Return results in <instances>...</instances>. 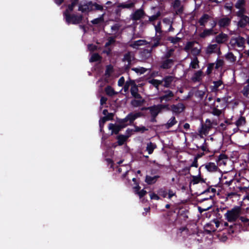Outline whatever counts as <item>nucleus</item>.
<instances>
[{
  "label": "nucleus",
  "mask_w": 249,
  "mask_h": 249,
  "mask_svg": "<svg viewBox=\"0 0 249 249\" xmlns=\"http://www.w3.org/2000/svg\"><path fill=\"white\" fill-rule=\"evenodd\" d=\"M92 6H94L95 9L96 10L102 11L103 10V7L102 5L98 4L96 2H95L93 4L92 3L91 7Z\"/></svg>",
  "instance_id": "nucleus-62"
},
{
  "label": "nucleus",
  "mask_w": 249,
  "mask_h": 249,
  "mask_svg": "<svg viewBox=\"0 0 249 249\" xmlns=\"http://www.w3.org/2000/svg\"><path fill=\"white\" fill-rule=\"evenodd\" d=\"M148 109L150 110V114L152 117V118H155L158 114L160 112L158 105L153 106L152 107H148Z\"/></svg>",
  "instance_id": "nucleus-21"
},
{
  "label": "nucleus",
  "mask_w": 249,
  "mask_h": 249,
  "mask_svg": "<svg viewBox=\"0 0 249 249\" xmlns=\"http://www.w3.org/2000/svg\"><path fill=\"white\" fill-rule=\"evenodd\" d=\"M167 40L174 44H176L180 41L181 38L177 36L173 37L170 36L167 37Z\"/></svg>",
  "instance_id": "nucleus-38"
},
{
  "label": "nucleus",
  "mask_w": 249,
  "mask_h": 249,
  "mask_svg": "<svg viewBox=\"0 0 249 249\" xmlns=\"http://www.w3.org/2000/svg\"><path fill=\"white\" fill-rule=\"evenodd\" d=\"M132 18L134 20H138L140 19V9H138L133 14Z\"/></svg>",
  "instance_id": "nucleus-52"
},
{
  "label": "nucleus",
  "mask_w": 249,
  "mask_h": 249,
  "mask_svg": "<svg viewBox=\"0 0 249 249\" xmlns=\"http://www.w3.org/2000/svg\"><path fill=\"white\" fill-rule=\"evenodd\" d=\"M214 63H211L208 65L206 73L207 75H210L212 72L213 69L214 68Z\"/></svg>",
  "instance_id": "nucleus-49"
},
{
  "label": "nucleus",
  "mask_w": 249,
  "mask_h": 249,
  "mask_svg": "<svg viewBox=\"0 0 249 249\" xmlns=\"http://www.w3.org/2000/svg\"><path fill=\"white\" fill-rule=\"evenodd\" d=\"M123 61L125 62L127 61L128 63V64H130L131 62V56L130 52H128L126 53L123 58Z\"/></svg>",
  "instance_id": "nucleus-45"
},
{
  "label": "nucleus",
  "mask_w": 249,
  "mask_h": 249,
  "mask_svg": "<svg viewBox=\"0 0 249 249\" xmlns=\"http://www.w3.org/2000/svg\"><path fill=\"white\" fill-rule=\"evenodd\" d=\"M132 182L133 183L131 184V186L133 191L135 194L138 195L140 198V186H139L140 179L139 178H132Z\"/></svg>",
  "instance_id": "nucleus-10"
},
{
  "label": "nucleus",
  "mask_w": 249,
  "mask_h": 249,
  "mask_svg": "<svg viewBox=\"0 0 249 249\" xmlns=\"http://www.w3.org/2000/svg\"><path fill=\"white\" fill-rule=\"evenodd\" d=\"M192 179L190 183V184L192 183L194 185L199 183V182H205V180L204 178L201 177V173L200 171V168L198 169V174L197 176L191 175Z\"/></svg>",
  "instance_id": "nucleus-12"
},
{
  "label": "nucleus",
  "mask_w": 249,
  "mask_h": 249,
  "mask_svg": "<svg viewBox=\"0 0 249 249\" xmlns=\"http://www.w3.org/2000/svg\"><path fill=\"white\" fill-rule=\"evenodd\" d=\"M129 136H125L124 135H119L117 136V143L118 145H123L128 138Z\"/></svg>",
  "instance_id": "nucleus-28"
},
{
  "label": "nucleus",
  "mask_w": 249,
  "mask_h": 249,
  "mask_svg": "<svg viewBox=\"0 0 249 249\" xmlns=\"http://www.w3.org/2000/svg\"><path fill=\"white\" fill-rule=\"evenodd\" d=\"M212 127V123L210 119H207L206 123L202 125V131L204 133L208 132Z\"/></svg>",
  "instance_id": "nucleus-27"
},
{
  "label": "nucleus",
  "mask_w": 249,
  "mask_h": 249,
  "mask_svg": "<svg viewBox=\"0 0 249 249\" xmlns=\"http://www.w3.org/2000/svg\"><path fill=\"white\" fill-rule=\"evenodd\" d=\"M126 127V125H123L118 124L110 123L108 125V129L111 130V134H118L119 132L124 128Z\"/></svg>",
  "instance_id": "nucleus-7"
},
{
  "label": "nucleus",
  "mask_w": 249,
  "mask_h": 249,
  "mask_svg": "<svg viewBox=\"0 0 249 249\" xmlns=\"http://www.w3.org/2000/svg\"><path fill=\"white\" fill-rule=\"evenodd\" d=\"M228 156L224 154H220L215 159L216 162L219 165L222 164L225 165L226 162L224 161V160L228 159Z\"/></svg>",
  "instance_id": "nucleus-19"
},
{
  "label": "nucleus",
  "mask_w": 249,
  "mask_h": 249,
  "mask_svg": "<svg viewBox=\"0 0 249 249\" xmlns=\"http://www.w3.org/2000/svg\"><path fill=\"white\" fill-rule=\"evenodd\" d=\"M158 107L161 112L162 110L165 109L167 111H170V106L169 104H159Z\"/></svg>",
  "instance_id": "nucleus-46"
},
{
  "label": "nucleus",
  "mask_w": 249,
  "mask_h": 249,
  "mask_svg": "<svg viewBox=\"0 0 249 249\" xmlns=\"http://www.w3.org/2000/svg\"><path fill=\"white\" fill-rule=\"evenodd\" d=\"M241 208L240 206H235L231 210H228L225 214L226 219L229 222H234L239 217Z\"/></svg>",
  "instance_id": "nucleus-2"
},
{
  "label": "nucleus",
  "mask_w": 249,
  "mask_h": 249,
  "mask_svg": "<svg viewBox=\"0 0 249 249\" xmlns=\"http://www.w3.org/2000/svg\"><path fill=\"white\" fill-rule=\"evenodd\" d=\"M225 58L226 59L231 62H234L236 61V57L232 52H229L227 53L225 55Z\"/></svg>",
  "instance_id": "nucleus-37"
},
{
  "label": "nucleus",
  "mask_w": 249,
  "mask_h": 249,
  "mask_svg": "<svg viewBox=\"0 0 249 249\" xmlns=\"http://www.w3.org/2000/svg\"><path fill=\"white\" fill-rule=\"evenodd\" d=\"M134 84V81L130 80L129 81H127L126 83H125L124 87V89L125 92L127 91L130 86H131L133 85V84Z\"/></svg>",
  "instance_id": "nucleus-43"
},
{
  "label": "nucleus",
  "mask_w": 249,
  "mask_h": 249,
  "mask_svg": "<svg viewBox=\"0 0 249 249\" xmlns=\"http://www.w3.org/2000/svg\"><path fill=\"white\" fill-rule=\"evenodd\" d=\"M104 20L103 15H102L100 17L94 18L91 21V22L93 24H98L101 22H103Z\"/></svg>",
  "instance_id": "nucleus-50"
},
{
  "label": "nucleus",
  "mask_w": 249,
  "mask_h": 249,
  "mask_svg": "<svg viewBox=\"0 0 249 249\" xmlns=\"http://www.w3.org/2000/svg\"><path fill=\"white\" fill-rule=\"evenodd\" d=\"M66 22L69 24H77L81 22L83 17L82 15L77 16L74 14L71 15L68 10H66L64 13Z\"/></svg>",
  "instance_id": "nucleus-3"
},
{
  "label": "nucleus",
  "mask_w": 249,
  "mask_h": 249,
  "mask_svg": "<svg viewBox=\"0 0 249 249\" xmlns=\"http://www.w3.org/2000/svg\"><path fill=\"white\" fill-rule=\"evenodd\" d=\"M213 83L214 84L212 90L213 91H217L218 90V88L221 86L223 84V82L221 80H219L218 81H213Z\"/></svg>",
  "instance_id": "nucleus-36"
},
{
  "label": "nucleus",
  "mask_w": 249,
  "mask_h": 249,
  "mask_svg": "<svg viewBox=\"0 0 249 249\" xmlns=\"http://www.w3.org/2000/svg\"><path fill=\"white\" fill-rule=\"evenodd\" d=\"M228 35L221 32L215 37V42L219 44H224L228 40Z\"/></svg>",
  "instance_id": "nucleus-11"
},
{
  "label": "nucleus",
  "mask_w": 249,
  "mask_h": 249,
  "mask_svg": "<svg viewBox=\"0 0 249 249\" xmlns=\"http://www.w3.org/2000/svg\"><path fill=\"white\" fill-rule=\"evenodd\" d=\"M222 113L221 110L217 109L216 107H214L212 111V114L216 116H219Z\"/></svg>",
  "instance_id": "nucleus-56"
},
{
  "label": "nucleus",
  "mask_w": 249,
  "mask_h": 249,
  "mask_svg": "<svg viewBox=\"0 0 249 249\" xmlns=\"http://www.w3.org/2000/svg\"><path fill=\"white\" fill-rule=\"evenodd\" d=\"M233 40H234L235 42L233 44H231L232 46L236 44L238 47H245V39L243 37L239 36L235 38H232L231 43Z\"/></svg>",
  "instance_id": "nucleus-16"
},
{
  "label": "nucleus",
  "mask_w": 249,
  "mask_h": 249,
  "mask_svg": "<svg viewBox=\"0 0 249 249\" xmlns=\"http://www.w3.org/2000/svg\"><path fill=\"white\" fill-rule=\"evenodd\" d=\"M113 67L111 65L107 66L105 73V75L107 77H109L110 76V73L113 71Z\"/></svg>",
  "instance_id": "nucleus-42"
},
{
  "label": "nucleus",
  "mask_w": 249,
  "mask_h": 249,
  "mask_svg": "<svg viewBox=\"0 0 249 249\" xmlns=\"http://www.w3.org/2000/svg\"><path fill=\"white\" fill-rule=\"evenodd\" d=\"M92 2H88L83 5L80 4L78 7V11H81L82 13H84L90 10H91L92 8L91 7Z\"/></svg>",
  "instance_id": "nucleus-18"
},
{
  "label": "nucleus",
  "mask_w": 249,
  "mask_h": 249,
  "mask_svg": "<svg viewBox=\"0 0 249 249\" xmlns=\"http://www.w3.org/2000/svg\"><path fill=\"white\" fill-rule=\"evenodd\" d=\"M216 191L215 189L211 188V187H208L207 189H206L203 192H202L201 194V195L206 194L208 193L211 192L213 193V195H210V196H209V197H208L207 198H205L203 199V200H208L209 199H211L214 196Z\"/></svg>",
  "instance_id": "nucleus-26"
},
{
  "label": "nucleus",
  "mask_w": 249,
  "mask_h": 249,
  "mask_svg": "<svg viewBox=\"0 0 249 249\" xmlns=\"http://www.w3.org/2000/svg\"><path fill=\"white\" fill-rule=\"evenodd\" d=\"M242 93L245 97L249 98V84L244 87Z\"/></svg>",
  "instance_id": "nucleus-44"
},
{
  "label": "nucleus",
  "mask_w": 249,
  "mask_h": 249,
  "mask_svg": "<svg viewBox=\"0 0 249 249\" xmlns=\"http://www.w3.org/2000/svg\"><path fill=\"white\" fill-rule=\"evenodd\" d=\"M242 224L240 223H235L232 225H230L228 229V233L230 235H232L234 233H237L240 231L242 228Z\"/></svg>",
  "instance_id": "nucleus-9"
},
{
  "label": "nucleus",
  "mask_w": 249,
  "mask_h": 249,
  "mask_svg": "<svg viewBox=\"0 0 249 249\" xmlns=\"http://www.w3.org/2000/svg\"><path fill=\"white\" fill-rule=\"evenodd\" d=\"M174 52V50L173 49H170L168 50V51L165 53L164 57L166 59H169V58L172 56L173 55Z\"/></svg>",
  "instance_id": "nucleus-55"
},
{
  "label": "nucleus",
  "mask_w": 249,
  "mask_h": 249,
  "mask_svg": "<svg viewBox=\"0 0 249 249\" xmlns=\"http://www.w3.org/2000/svg\"><path fill=\"white\" fill-rule=\"evenodd\" d=\"M210 18L211 17L208 14H204L198 20V23L200 26H204Z\"/></svg>",
  "instance_id": "nucleus-20"
},
{
  "label": "nucleus",
  "mask_w": 249,
  "mask_h": 249,
  "mask_svg": "<svg viewBox=\"0 0 249 249\" xmlns=\"http://www.w3.org/2000/svg\"><path fill=\"white\" fill-rule=\"evenodd\" d=\"M115 42V37H112V36L109 37L108 38L107 42L105 43V48H107L108 47H109V46L110 45H111V44L114 43Z\"/></svg>",
  "instance_id": "nucleus-53"
},
{
  "label": "nucleus",
  "mask_w": 249,
  "mask_h": 249,
  "mask_svg": "<svg viewBox=\"0 0 249 249\" xmlns=\"http://www.w3.org/2000/svg\"><path fill=\"white\" fill-rule=\"evenodd\" d=\"M246 118L244 116H240V118L236 121L235 124L237 127H240L246 124Z\"/></svg>",
  "instance_id": "nucleus-32"
},
{
  "label": "nucleus",
  "mask_w": 249,
  "mask_h": 249,
  "mask_svg": "<svg viewBox=\"0 0 249 249\" xmlns=\"http://www.w3.org/2000/svg\"><path fill=\"white\" fill-rule=\"evenodd\" d=\"M216 50H218V53L219 54L221 53L220 47H218V45L216 44H210L206 48V53L208 54H210L216 53Z\"/></svg>",
  "instance_id": "nucleus-13"
},
{
  "label": "nucleus",
  "mask_w": 249,
  "mask_h": 249,
  "mask_svg": "<svg viewBox=\"0 0 249 249\" xmlns=\"http://www.w3.org/2000/svg\"><path fill=\"white\" fill-rule=\"evenodd\" d=\"M160 176L158 175L154 176L153 177L147 175L145 177V181L148 184H153L156 182L158 179L160 178Z\"/></svg>",
  "instance_id": "nucleus-22"
},
{
  "label": "nucleus",
  "mask_w": 249,
  "mask_h": 249,
  "mask_svg": "<svg viewBox=\"0 0 249 249\" xmlns=\"http://www.w3.org/2000/svg\"><path fill=\"white\" fill-rule=\"evenodd\" d=\"M231 23V18L227 17L220 18L217 21V25L220 28H227L230 25Z\"/></svg>",
  "instance_id": "nucleus-6"
},
{
  "label": "nucleus",
  "mask_w": 249,
  "mask_h": 249,
  "mask_svg": "<svg viewBox=\"0 0 249 249\" xmlns=\"http://www.w3.org/2000/svg\"><path fill=\"white\" fill-rule=\"evenodd\" d=\"M249 17L248 16L240 17V20L237 22V26L239 28H244L249 24Z\"/></svg>",
  "instance_id": "nucleus-15"
},
{
  "label": "nucleus",
  "mask_w": 249,
  "mask_h": 249,
  "mask_svg": "<svg viewBox=\"0 0 249 249\" xmlns=\"http://www.w3.org/2000/svg\"><path fill=\"white\" fill-rule=\"evenodd\" d=\"M239 11H237L236 13V15L240 18L241 17L245 16V13L246 12V9L245 7L241 8V9H238Z\"/></svg>",
  "instance_id": "nucleus-51"
},
{
  "label": "nucleus",
  "mask_w": 249,
  "mask_h": 249,
  "mask_svg": "<svg viewBox=\"0 0 249 249\" xmlns=\"http://www.w3.org/2000/svg\"><path fill=\"white\" fill-rule=\"evenodd\" d=\"M168 198L171 199L173 196H175L177 197L176 192H174L172 190L169 189L168 191Z\"/></svg>",
  "instance_id": "nucleus-64"
},
{
  "label": "nucleus",
  "mask_w": 249,
  "mask_h": 249,
  "mask_svg": "<svg viewBox=\"0 0 249 249\" xmlns=\"http://www.w3.org/2000/svg\"><path fill=\"white\" fill-rule=\"evenodd\" d=\"M199 61L196 57H195L190 63V67L192 69L197 68V66L198 67Z\"/></svg>",
  "instance_id": "nucleus-40"
},
{
  "label": "nucleus",
  "mask_w": 249,
  "mask_h": 249,
  "mask_svg": "<svg viewBox=\"0 0 249 249\" xmlns=\"http://www.w3.org/2000/svg\"><path fill=\"white\" fill-rule=\"evenodd\" d=\"M224 64V61L223 59L217 58L215 63L214 69H218L222 67Z\"/></svg>",
  "instance_id": "nucleus-41"
},
{
  "label": "nucleus",
  "mask_w": 249,
  "mask_h": 249,
  "mask_svg": "<svg viewBox=\"0 0 249 249\" xmlns=\"http://www.w3.org/2000/svg\"><path fill=\"white\" fill-rule=\"evenodd\" d=\"M173 8L174 9L178 8L181 6V1L180 0H175L174 2L173 5Z\"/></svg>",
  "instance_id": "nucleus-63"
},
{
  "label": "nucleus",
  "mask_w": 249,
  "mask_h": 249,
  "mask_svg": "<svg viewBox=\"0 0 249 249\" xmlns=\"http://www.w3.org/2000/svg\"><path fill=\"white\" fill-rule=\"evenodd\" d=\"M203 75V71L199 70L194 74L191 79L194 82H200L201 80V77Z\"/></svg>",
  "instance_id": "nucleus-23"
},
{
  "label": "nucleus",
  "mask_w": 249,
  "mask_h": 249,
  "mask_svg": "<svg viewBox=\"0 0 249 249\" xmlns=\"http://www.w3.org/2000/svg\"><path fill=\"white\" fill-rule=\"evenodd\" d=\"M171 110L173 114L178 115L183 112L185 109V106L182 103H178L177 104H173L170 106Z\"/></svg>",
  "instance_id": "nucleus-5"
},
{
  "label": "nucleus",
  "mask_w": 249,
  "mask_h": 249,
  "mask_svg": "<svg viewBox=\"0 0 249 249\" xmlns=\"http://www.w3.org/2000/svg\"><path fill=\"white\" fill-rule=\"evenodd\" d=\"M174 61L172 59H167L161 62L160 68L162 69H170L174 65Z\"/></svg>",
  "instance_id": "nucleus-14"
},
{
  "label": "nucleus",
  "mask_w": 249,
  "mask_h": 249,
  "mask_svg": "<svg viewBox=\"0 0 249 249\" xmlns=\"http://www.w3.org/2000/svg\"><path fill=\"white\" fill-rule=\"evenodd\" d=\"M174 79V77L173 76H165L161 80V81H162V84L161 85L165 88L170 87Z\"/></svg>",
  "instance_id": "nucleus-17"
},
{
  "label": "nucleus",
  "mask_w": 249,
  "mask_h": 249,
  "mask_svg": "<svg viewBox=\"0 0 249 249\" xmlns=\"http://www.w3.org/2000/svg\"><path fill=\"white\" fill-rule=\"evenodd\" d=\"M202 166H205V168L209 172L213 173L216 172L220 170L218 165H216L215 163L209 162L205 164L202 165L200 168Z\"/></svg>",
  "instance_id": "nucleus-8"
},
{
  "label": "nucleus",
  "mask_w": 249,
  "mask_h": 249,
  "mask_svg": "<svg viewBox=\"0 0 249 249\" xmlns=\"http://www.w3.org/2000/svg\"><path fill=\"white\" fill-rule=\"evenodd\" d=\"M189 213V211L185 208H180L178 210V215L179 216H181L185 220L186 219L188 218V213Z\"/></svg>",
  "instance_id": "nucleus-29"
},
{
  "label": "nucleus",
  "mask_w": 249,
  "mask_h": 249,
  "mask_svg": "<svg viewBox=\"0 0 249 249\" xmlns=\"http://www.w3.org/2000/svg\"><path fill=\"white\" fill-rule=\"evenodd\" d=\"M177 121L175 117L173 116L171 119L165 124V127L166 129H168L172 127L173 125L177 123Z\"/></svg>",
  "instance_id": "nucleus-31"
},
{
  "label": "nucleus",
  "mask_w": 249,
  "mask_h": 249,
  "mask_svg": "<svg viewBox=\"0 0 249 249\" xmlns=\"http://www.w3.org/2000/svg\"><path fill=\"white\" fill-rule=\"evenodd\" d=\"M174 96V92L169 89H167L163 91V94L160 95L159 99L160 103H162L163 101L168 102L171 101Z\"/></svg>",
  "instance_id": "nucleus-4"
},
{
  "label": "nucleus",
  "mask_w": 249,
  "mask_h": 249,
  "mask_svg": "<svg viewBox=\"0 0 249 249\" xmlns=\"http://www.w3.org/2000/svg\"><path fill=\"white\" fill-rule=\"evenodd\" d=\"M197 43V42L196 41H189V42H188L186 45L185 49H190L194 47L195 43Z\"/></svg>",
  "instance_id": "nucleus-61"
},
{
  "label": "nucleus",
  "mask_w": 249,
  "mask_h": 249,
  "mask_svg": "<svg viewBox=\"0 0 249 249\" xmlns=\"http://www.w3.org/2000/svg\"><path fill=\"white\" fill-rule=\"evenodd\" d=\"M157 148V145L155 143H153L152 142H149L147 143L146 151H147L149 154H151L153 153L154 149Z\"/></svg>",
  "instance_id": "nucleus-30"
},
{
  "label": "nucleus",
  "mask_w": 249,
  "mask_h": 249,
  "mask_svg": "<svg viewBox=\"0 0 249 249\" xmlns=\"http://www.w3.org/2000/svg\"><path fill=\"white\" fill-rule=\"evenodd\" d=\"M246 2L245 0H237L235 4V7L237 9H241V8L245 7Z\"/></svg>",
  "instance_id": "nucleus-39"
},
{
  "label": "nucleus",
  "mask_w": 249,
  "mask_h": 249,
  "mask_svg": "<svg viewBox=\"0 0 249 249\" xmlns=\"http://www.w3.org/2000/svg\"><path fill=\"white\" fill-rule=\"evenodd\" d=\"M121 27V25L120 24L116 23L111 26V29L113 31L117 32L120 30Z\"/></svg>",
  "instance_id": "nucleus-58"
},
{
  "label": "nucleus",
  "mask_w": 249,
  "mask_h": 249,
  "mask_svg": "<svg viewBox=\"0 0 249 249\" xmlns=\"http://www.w3.org/2000/svg\"><path fill=\"white\" fill-rule=\"evenodd\" d=\"M155 29L156 33L161 34L162 33L160 21H159L157 24L155 26Z\"/></svg>",
  "instance_id": "nucleus-57"
},
{
  "label": "nucleus",
  "mask_w": 249,
  "mask_h": 249,
  "mask_svg": "<svg viewBox=\"0 0 249 249\" xmlns=\"http://www.w3.org/2000/svg\"><path fill=\"white\" fill-rule=\"evenodd\" d=\"M149 83L152 84L154 87L156 88H158L160 85H161L162 84V81L161 80H159L156 79H152L151 80H149Z\"/></svg>",
  "instance_id": "nucleus-33"
},
{
  "label": "nucleus",
  "mask_w": 249,
  "mask_h": 249,
  "mask_svg": "<svg viewBox=\"0 0 249 249\" xmlns=\"http://www.w3.org/2000/svg\"><path fill=\"white\" fill-rule=\"evenodd\" d=\"M107 117L105 116L102 117L99 121V126L101 129H102L105 123L107 121Z\"/></svg>",
  "instance_id": "nucleus-59"
},
{
  "label": "nucleus",
  "mask_w": 249,
  "mask_h": 249,
  "mask_svg": "<svg viewBox=\"0 0 249 249\" xmlns=\"http://www.w3.org/2000/svg\"><path fill=\"white\" fill-rule=\"evenodd\" d=\"M216 33H213V29H205L204 30L203 32L199 34V36L201 38H204L206 36H210L212 35H215Z\"/></svg>",
  "instance_id": "nucleus-25"
},
{
  "label": "nucleus",
  "mask_w": 249,
  "mask_h": 249,
  "mask_svg": "<svg viewBox=\"0 0 249 249\" xmlns=\"http://www.w3.org/2000/svg\"><path fill=\"white\" fill-rule=\"evenodd\" d=\"M140 127L136 126L135 127V129L128 128L126 130V132L127 134L126 136H129V137L133 134V132H140Z\"/></svg>",
  "instance_id": "nucleus-48"
},
{
  "label": "nucleus",
  "mask_w": 249,
  "mask_h": 249,
  "mask_svg": "<svg viewBox=\"0 0 249 249\" xmlns=\"http://www.w3.org/2000/svg\"><path fill=\"white\" fill-rule=\"evenodd\" d=\"M140 117V112H130L124 118L120 119L117 118L116 122L120 124L131 125L133 122L138 118Z\"/></svg>",
  "instance_id": "nucleus-1"
},
{
  "label": "nucleus",
  "mask_w": 249,
  "mask_h": 249,
  "mask_svg": "<svg viewBox=\"0 0 249 249\" xmlns=\"http://www.w3.org/2000/svg\"><path fill=\"white\" fill-rule=\"evenodd\" d=\"M105 92L109 96H112L116 94L114 89L110 86H108L105 88Z\"/></svg>",
  "instance_id": "nucleus-34"
},
{
  "label": "nucleus",
  "mask_w": 249,
  "mask_h": 249,
  "mask_svg": "<svg viewBox=\"0 0 249 249\" xmlns=\"http://www.w3.org/2000/svg\"><path fill=\"white\" fill-rule=\"evenodd\" d=\"M131 93L132 95L135 98H140V94L138 93V86H137L135 82L131 87L130 89Z\"/></svg>",
  "instance_id": "nucleus-24"
},
{
  "label": "nucleus",
  "mask_w": 249,
  "mask_h": 249,
  "mask_svg": "<svg viewBox=\"0 0 249 249\" xmlns=\"http://www.w3.org/2000/svg\"><path fill=\"white\" fill-rule=\"evenodd\" d=\"M158 194L160 196L165 198V197H167V196L168 192L166 191V189L164 188H162L160 189L158 191Z\"/></svg>",
  "instance_id": "nucleus-47"
},
{
  "label": "nucleus",
  "mask_w": 249,
  "mask_h": 249,
  "mask_svg": "<svg viewBox=\"0 0 249 249\" xmlns=\"http://www.w3.org/2000/svg\"><path fill=\"white\" fill-rule=\"evenodd\" d=\"M131 104L134 107H140V100L133 99L131 101Z\"/></svg>",
  "instance_id": "nucleus-60"
},
{
  "label": "nucleus",
  "mask_w": 249,
  "mask_h": 249,
  "mask_svg": "<svg viewBox=\"0 0 249 249\" xmlns=\"http://www.w3.org/2000/svg\"><path fill=\"white\" fill-rule=\"evenodd\" d=\"M197 149L200 148L203 152H209V149L208 148L207 143L206 142V140L204 141V143L200 147L196 146Z\"/></svg>",
  "instance_id": "nucleus-54"
},
{
  "label": "nucleus",
  "mask_w": 249,
  "mask_h": 249,
  "mask_svg": "<svg viewBox=\"0 0 249 249\" xmlns=\"http://www.w3.org/2000/svg\"><path fill=\"white\" fill-rule=\"evenodd\" d=\"M102 57L98 53H94L91 55L89 61L90 62H97L100 61Z\"/></svg>",
  "instance_id": "nucleus-35"
}]
</instances>
